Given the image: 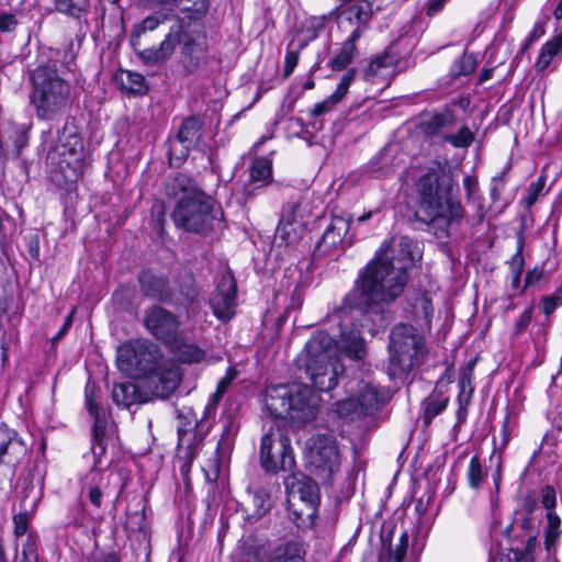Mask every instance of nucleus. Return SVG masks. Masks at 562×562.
I'll return each instance as SVG.
<instances>
[{
	"instance_id": "c03bdc74",
	"label": "nucleus",
	"mask_w": 562,
	"mask_h": 562,
	"mask_svg": "<svg viewBox=\"0 0 562 562\" xmlns=\"http://www.w3.org/2000/svg\"><path fill=\"white\" fill-rule=\"evenodd\" d=\"M115 476L114 474L110 473L108 476H106V482L109 483L111 481V479ZM104 475L101 473L99 475V479L98 481L94 483V484H91L89 487H88V498L90 501V503L95 507V508H100L101 505H102V499H103V488L106 487V484L104 483Z\"/></svg>"
},
{
	"instance_id": "79ce46f5",
	"label": "nucleus",
	"mask_w": 562,
	"mask_h": 562,
	"mask_svg": "<svg viewBox=\"0 0 562 562\" xmlns=\"http://www.w3.org/2000/svg\"><path fill=\"white\" fill-rule=\"evenodd\" d=\"M122 87L133 94H144L147 91L145 77L133 71L125 72V78H122Z\"/></svg>"
},
{
	"instance_id": "7ed1b4c3",
	"label": "nucleus",
	"mask_w": 562,
	"mask_h": 562,
	"mask_svg": "<svg viewBox=\"0 0 562 562\" xmlns=\"http://www.w3.org/2000/svg\"><path fill=\"white\" fill-rule=\"evenodd\" d=\"M408 282L405 266H395L394 256L387 248L376 251L356 282L347 300L358 308H373L381 304H391L400 297Z\"/></svg>"
},
{
	"instance_id": "cd10ccee",
	"label": "nucleus",
	"mask_w": 562,
	"mask_h": 562,
	"mask_svg": "<svg viewBox=\"0 0 562 562\" xmlns=\"http://www.w3.org/2000/svg\"><path fill=\"white\" fill-rule=\"evenodd\" d=\"M272 180V161L266 157L257 158L250 168V183L245 188V194L252 195L256 189L269 184Z\"/></svg>"
},
{
	"instance_id": "a19ab883",
	"label": "nucleus",
	"mask_w": 562,
	"mask_h": 562,
	"mask_svg": "<svg viewBox=\"0 0 562 562\" xmlns=\"http://www.w3.org/2000/svg\"><path fill=\"white\" fill-rule=\"evenodd\" d=\"M451 119L452 116L450 113H435L429 115L422 122L423 131L427 135L438 134L451 122Z\"/></svg>"
},
{
	"instance_id": "69168bd1",
	"label": "nucleus",
	"mask_w": 562,
	"mask_h": 562,
	"mask_svg": "<svg viewBox=\"0 0 562 562\" xmlns=\"http://www.w3.org/2000/svg\"><path fill=\"white\" fill-rule=\"evenodd\" d=\"M92 440H105L106 422L101 414L93 416Z\"/></svg>"
},
{
	"instance_id": "f257e3e1",
	"label": "nucleus",
	"mask_w": 562,
	"mask_h": 562,
	"mask_svg": "<svg viewBox=\"0 0 562 562\" xmlns=\"http://www.w3.org/2000/svg\"><path fill=\"white\" fill-rule=\"evenodd\" d=\"M146 8L170 7L144 18L131 32V44L147 65L172 57L177 47L187 74H195L207 64L209 43L201 20L211 0H142Z\"/></svg>"
},
{
	"instance_id": "13d9d810",
	"label": "nucleus",
	"mask_w": 562,
	"mask_h": 562,
	"mask_svg": "<svg viewBox=\"0 0 562 562\" xmlns=\"http://www.w3.org/2000/svg\"><path fill=\"white\" fill-rule=\"evenodd\" d=\"M532 313H533V307L529 306L519 315V317L514 326V334L516 336L520 335L521 333H524L527 329V327L531 323Z\"/></svg>"
},
{
	"instance_id": "b1692460",
	"label": "nucleus",
	"mask_w": 562,
	"mask_h": 562,
	"mask_svg": "<svg viewBox=\"0 0 562 562\" xmlns=\"http://www.w3.org/2000/svg\"><path fill=\"white\" fill-rule=\"evenodd\" d=\"M26 453V447L18 432L0 426V463L15 467Z\"/></svg>"
},
{
	"instance_id": "603ef678",
	"label": "nucleus",
	"mask_w": 562,
	"mask_h": 562,
	"mask_svg": "<svg viewBox=\"0 0 562 562\" xmlns=\"http://www.w3.org/2000/svg\"><path fill=\"white\" fill-rule=\"evenodd\" d=\"M86 407L91 416L101 414V408L97 401V390L93 383H87L85 389Z\"/></svg>"
},
{
	"instance_id": "0eeeda50",
	"label": "nucleus",
	"mask_w": 562,
	"mask_h": 562,
	"mask_svg": "<svg viewBox=\"0 0 562 562\" xmlns=\"http://www.w3.org/2000/svg\"><path fill=\"white\" fill-rule=\"evenodd\" d=\"M31 104L38 119L53 120L66 110L70 100V85L58 75L56 64L38 65L30 74Z\"/></svg>"
},
{
	"instance_id": "473e14b6",
	"label": "nucleus",
	"mask_w": 562,
	"mask_h": 562,
	"mask_svg": "<svg viewBox=\"0 0 562 562\" xmlns=\"http://www.w3.org/2000/svg\"><path fill=\"white\" fill-rule=\"evenodd\" d=\"M266 550L256 540L243 541L236 551V562H266Z\"/></svg>"
},
{
	"instance_id": "052dcab7",
	"label": "nucleus",
	"mask_w": 562,
	"mask_h": 562,
	"mask_svg": "<svg viewBox=\"0 0 562 562\" xmlns=\"http://www.w3.org/2000/svg\"><path fill=\"white\" fill-rule=\"evenodd\" d=\"M339 102V100L333 99V94H330L327 99L314 105V108L311 110V115L321 116L331 111Z\"/></svg>"
},
{
	"instance_id": "a878e982",
	"label": "nucleus",
	"mask_w": 562,
	"mask_h": 562,
	"mask_svg": "<svg viewBox=\"0 0 562 562\" xmlns=\"http://www.w3.org/2000/svg\"><path fill=\"white\" fill-rule=\"evenodd\" d=\"M415 243L408 237H393L390 241L383 243L378 251L387 248L391 256H394L395 266H405V271L412 267L414 261L413 249Z\"/></svg>"
},
{
	"instance_id": "58836bf2",
	"label": "nucleus",
	"mask_w": 562,
	"mask_h": 562,
	"mask_svg": "<svg viewBox=\"0 0 562 562\" xmlns=\"http://www.w3.org/2000/svg\"><path fill=\"white\" fill-rule=\"evenodd\" d=\"M547 526L544 528V544L550 550L561 535V519L555 512L547 513Z\"/></svg>"
},
{
	"instance_id": "ddd939ff",
	"label": "nucleus",
	"mask_w": 562,
	"mask_h": 562,
	"mask_svg": "<svg viewBox=\"0 0 562 562\" xmlns=\"http://www.w3.org/2000/svg\"><path fill=\"white\" fill-rule=\"evenodd\" d=\"M317 482L302 473L292 474L285 479L290 503L295 499L301 502V507L292 510L294 521L300 528H307L314 524L319 503Z\"/></svg>"
},
{
	"instance_id": "c9c22d12",
	"label": "nucleus",
	"mask_w": 562,
	"mask_h": 562,
	"mask_svg": "<svg viewBox=\"0 0 562 562\" xmlns=\"http://www.w3.org/2000/svg\"><path fill=\"white\" fill-rule=\"evenodd\" d=\"M90 0H54V10L58 13L79 19L87 13Z\"/></svg>"
},
{
	"instance_id": "774afa93",
	"label": "nucleus",
	"mask_w": 562,
	"mask_h": 562,
	"mask_svg": "<svg viewBox=\"0 0 562 562\" xmlns=\"http://www.w3.org/2000/svg\"><path fill=\"white\" fill-rule=\"evenodd\" d=\"M543 277V269L535 267L529 270L525 278V288L537 284Z\"/></svg>"
},
{
	"instance_id": "20e7f679",
	"label": "nucleus",
	"mask_w": 562,
	"mask_h": 562,
	"mask_svg": "<svg viewBox=\"0 0 562 562\" xmlns=\"http://www.w3.org/2000/svg\"><path fill=\"white\" fill-rule=\"evenodd\" d=\"M420 220L434 225L439 237L448 236V227L458 223L464 210L458 199L452 195L453 183L436 172L424 175L418 181Z\"/></svg>"
},
{
	"instance_id": "6e6552de",
	"label": "nucleus",
	"mask_w": 562,
	"mask_h": 562,
	"mask_svg": "<svg viewBox=\"0 0 562 562\" xmlns=\"http://www.w3.org/2000/svg\"><path fill=\"white\" fill-rule=\"evenodd\" d=\"M426 338L407 324L395 325L390 333L387 372L394 379H405L427 359Z\"/></svg>"
},
{
	"instance_id": "72a5a7b5",
	"label": "nucleus",
	"mask_w": 562,
	"mask_h": 562,
	"mask_svg": "<svg viewBox=\"0 0 562 562\" xmlns=\"http://www.w3.org/2000/svg\"><path fill=\"white\" fill-rule=\"evenodd\" d=\"M449 398L439 392H432L423 401V418L425 425H429L431 420L441 414L447 405Z\"/></svg>"
},
{
	"instance_id": "de8ad7c7",
	"label": "nucleus",
	"mask_w": 562,
	"mask_h": 562,
	"mask_svg": "<svg viewBox=\"0 0 562 562\" xmlns=\"http://www.w3.org/2000/svg\"><path fill=\"white\" fill-rule=\"evenodd\" d=\"M236 376V370L233 368H229L226 372V374L218 381L216 391L211 395L210 401L211 405L215 406L218 404L221 398L223 397L224 393L228 389V386L232 384L233 380Z\"/></svg>"
},
{
	"instance_id": "5fc2aeb1",
	"label": "nucleus",
	"mask_w": 562,
	"mask_h": 562,
	"mask_svg": "<svg viewBox=\"0 0 562 562\" xmlns=\"http://www.w3.org/2000/svg\"><path fill=\"white\" fill-rule=\"evenodd\" d=\"M12 139L14 144L13 154L18 157L21 154V150L26 146L29 142V135L24 127L15 126L12 130Z\"/></svg>"
},
{
	"instance_id": "f704fd0d",
	"label": "nucleus",
	"mask_w": 562,
	"mask_h": 562,
	"mask_svg": "<svg viewBox=\"0 0 562 562\" xmlns=\"http://www.w3.org/2000/svg\"><path fill=\"white\" fill-rule=\"evenodd\" d=\"M358 40L346 38L338 53L330 59L333 70H342L351 64L358 53L356 42Z\"/></svg>"
},
{
	"instance_id": "6e6d98bb",
	"label": "nucleus",
	"mask_w": 562,
	"mask_h": 562,
	"mask_svg": "<svg viewBox=\"0 0 562 562\" xmlns=\"http://www.w3.org/2000/svg\"><path fill=\"white\" fill-rule=\"evenodd\" d=\"M542 304L543 313L547 316L551 315L562 304V285L553 294L543 297Z\"/></svg>"
},
{
	"instance_id": "bb28decb",
	"label": "nucleus",
	"mask_w": 562,
	"mask_h": 562,
	"mask_svg": "<svg viewBox=\"0 0 562 562\" xmlns=\"http://www.w3.org/2000/svg\"><path fill=\"white\" fill-rule=\"evenodd\" d=\"M177 361L182 363H196L205 358V351L195 344L184 341L179 334L172 344L166 346Z\"/></svg>"
},
{
	"instance_id": "2eb2a0df",
	"label": "nucleus",
	"mask_w": 562,
	"mask_h": 562,
	"mask_svg": "<svg viewBox=\"0 0 562 562\" xmlns=\"http://www.w3.org/2000/svg\"><path fill=\"white\" fill-rule=\"evenodd\" d=\"M178 316L169 310L153 305L145 311L144 326L156 339L165 346L172 344L176 337L181 334Z\"/></svg>"
},
{
	"instance_id": "aec40b11",
	"label": "nucleus",
	"mask_w": 562,
	"mask_h": 562,
	"mask_svg": "<svg viewBox=\"0 0 562 562\" xmlns=\"http://www.w3.org/2000/svg\"><path fill=\"white\" fill-rule=\"evenodd\" d=\"M398 63V56L391 50H385L376 55L367 65L364 69V79L380 89L389 87L395 76V68Z\"/></svg>"
},
{
	"instance_id": "4468645a",
	"label": "nucleus",
	"mask_w": 562,
	"mask_h": 562,
	"mask_svg": "<svg viewBox=\"0 0 562 562\" xmlns=\"http://www.w3.org/2000/svg\"><path fill=\"white\" fill-rule=\"evenodd\" d=\"M169 305L176 310H183L187 318L199 312L201 307V289L193 273L187 269L180 270L171 284Z\"/></svg>"
},
{
	"instance_id": "f03ea898",
	"label": "nucleus",
	"mask_w": 562,
	"mask_h": 562,
	"mask_svg": "<svg viewBox=\"0 0 562 562\" xmlns=\"http://www.w3.org/2000/svg\"><path fill=\"white\" fill-rule=\"evenodd\" d=\"M263 409L276 419L265 431L260 442V464L267 472L291 471L295 465L284 420L294 425L312 422L318 412V396L305 384L268 386Z\"/></svg>"
},
{
	"instance_id": "864d4df0",
	"label": "nucleus",
	"mask_w": 562,
	"mask_h": 562,
	"mask_svg": "<svg viewBox=\"0 0 562 562\" xmlns=\"http://www.w3.org/2000/svg\"><path fill=\"white\" fill-rule=\"evenodd\" d=\"M356 76V70L353 68L347 70L345 75L341 77V80L336 89V91L333 93V99L341 101L345 95L348 92V89L353 81Z\"/></svg>"
},
{
	"instance_id": "a211bd4d",
	"label": "nucleus",
	"mask_w": 562,
	"mask_h": 562,
	"mask_svg": "<svg viewBox=\"0 0 562 562\" xmlns=\"http://www.w3.org/2000/svg\"><path fill=\"white\" fill-rule=\"evenodd\" d=\"M532 526V518L527 515L517 525L520 532L515 536L508 548L506 554L507 562H535L533 553L537 546V537Z\"/></svg>"
},
{
	"instance_id": "c85d7f7f",
	"label": "nucleus",
	"mask_w": 562,
	"mask_h": 562,
	"mask_svg": "<svg viewBox=\"0 0 562 562\" xmlns=\"http://www.w3.org/2000/svg\"><path fill=\"white\" fill-rule=\"evenodd\" d=\"M202 123L194 116L186 117L178 130L176 142L181 145V154L188 155L189 150L199 142Z\"/></svg>"
},
{
	"instance_id": "a18cd8bd",
	"label": "nucleus",
	"mask_w": 562,
	"mask_h": 562,
	"mask_svg": "<svg viewBox=\"0 0 562 562\" xmlns=\"http://www.w3.org/2000/svg\"><path fill=\"white\" fill-rule=\"evenodd\" d=\"M414 310L417 316H423L425 325L429 327L434 314V306L430 297L426 293H423L419 297L416 299L414 303Z\"/></svg>"
},
{
	"instance_id": "680f3d73",
	"label": "nucleus",
	"mask_w": 562,
	"mask_h": 562,
	"mask_svg": "<svg viewBox=\"0 0 562 562\" xmlns=\"http://www.w3.org/2000/svg\"><path fill=\"white\" fill-rule=\"evenodd\" d=\"M19 22L14 14L9 12H0V32L9 33L15 30Z\"/></svg>"
},
{
	"instance_id": "338daca9",
	"label": "nucleus",
	"mask_w": 562,
	"mask_h": 562,
	"mask_svg": "<svg viewBox=\"0 0 562 562\" xmlns=\"http://www.w3.org/2000/svg\"><path fill=\"white\" fill-rule=\"evenodd\" d=\"M266 562H304L300 555L289 554L288 551L276 552L269 557Z\"/></svg>"
},
{
	"instance_id": "4be33fe9",
	"label": "nucleus",
	"mask_w": 562,
	"mask_h": 562,
	"mask_svg": "<svg viewBox=\"0 0 562 562\" xmlns=\"http://www.w3.org/2000/svg\"><path fill=\"white\" fill-rule=\"evenodd\" d=\"M22 494L23 496L21 498L20 506L23 510L13 516V533L15 541L24 539L30 533L27 532L30 519L32 514L35 512L40 501V494L36 492L32 482L27 483L23 487Z\"/></svg>"
},
{
	"instance_id": "0e129e2a",
	"label": "nucleus",
	"mask_w": 562,
	"mask_h": 562,
	"mask_svg": "<svg viewBox=\"0 0 562 562\" xmlns=\"http://www.w3.org/2000/svg\"><path fill=\"white\" fill-rule=\"evenodd\" d=\"M299 63V50H288L284 58L283 76L290 77Z\"/></svg>"
},
{
	"instance_id": "393cba45",
	"label": "nucleus",
	"mask_w": 562,
	"mask_h": 562,
	"mask_svg": "<svg viewBox=\"0 0 562 562\" xmlns=\"http://www.w3.org/2000/svg\"><path fill=\"white\" fill-rule=\"evenodd\" d=\"M142 389V386L131 381L116 383L112 390L113 402L124 408H130L134 404L146 403L150 400V396Z\"/></svg>"
},
{
	"instance_id": "f3484780",
	"label": "nucleus",
	"mask_w": 562,
	"mask_h": 562,
	"mask_svg": "<svg viewBox=\"0 0 562 562\" xmlns=\"http://www.w3.org/2000/svg\"><path fill=\"white\" fill-rule=\"evenodd\" d=\"M336 20L339 30L348 33L347 38L359 40L371 20V5L361 1L340 7L337 9Z\"/></svg>"
},
{
	"instance_id": "f8f14e48",
	"label": "nucleus",
	"mask_w": 562,
	"mask_h": 562,
	"mask_svg": "<svg viewBox=\"0 0 562 562\" xmlns=\"http://www.w3.org/2000/svg\"><path fill=\"white\" fill-rule=\"evenodd\" d=\"M162 355L157 345L149 340H131L119 347V369L133 378H144L160 364Z\"/></svg>"
},
{
	"instance_id": "e2e57ef3",
	"label": "nucleus",
	"mask_w": 562,
	"mask_h": 562,
	"mask_svg": "<svg viewBox=\"0 0 562 562\" xmlns=\"http://www.w3.org/2000/svg\"><path fill=\"white\" fill-rule=\"evenodd\" d=\"M299 211H300V205L297 203L291 202V203L285 204L282 210V215H281L280 221L302 223L297 217Z\"/></svg>"
},
{
	"instance_id": "37998d69",
	"label": "nucleus",
	"mask_w": 562,
	"mask_h": 562,
	"mask_svg": "<svg viewBox=\"0 0 562 562\" xmlns=\"http://www.w3.org/2000/svg\"><path fill=\"white\" fill-rule=\"evenodd\" d=\"M252 504L255 509L251 517L261 518L272 506L270 494L265 488L257 490L252 496Z\"/></svg>"
},
{
	"instance_id": "ea45409f",
	"label": "nucleus",
	"mask_w": 562,
	"mask_h": 562,
	"mask_svg": "<svg viewBox=\"0 0 562 562\" xmlns=\"http://www.w3.org/2000/svg\"><path fill=\"white\" fill-rule=\"evenodd\" d=\"M486 477V471L483 469L481 460L477 456H473L470 460L467 471V480L472 490H479Z\"/></svg>"
},
{
	"instance_id": "5701e85b",
	"label": "nucleus",
	"mask_w": 562,
	"mask_h": 562,
	"mask_svg": "<svg viewBox=\"0 0 562 562\" xmlns=\"http://www.w3.org/2000/svg\"><path fill=\"white\" fill-rule=\"evenodd\" d=\"M142 293L160 303L169 304L171 297V284L167 277L153 270H144L138 276Z\"/></svg>"
},
{
	"instance_id": "49530a36",
	"label": "nucleus",
	"mask_w": 562,
	"mask_h": 562,
	"mask_svg": "<svg viewBox=\"0 0 562 562\" xmlns=\"http://www.w3.org/2000/svg\"><path fill=\"white\" fill-rule=\"evenodd\" d=\"M524 246H525L524 234H522V232H519L518 238H517V250L508 262L510 272L513 274H521L524 271V267H525V259H524V255H522Z\"/></svg>"
},
{
	"instance_id": "1a4fd4ad",
	"label": "nucleus",
	"mask_w": 562,
	"mask_h": 562,
	"mask_svg": "<svg viewBox=\"0 0 562 562\" xmlns=\"http://www.w3.org/2000/svg\"><path fill=\"white\" fill-rule=\"evenodd\" d=\"M83 143L79 135L69 134L53 147L46 164L52 181L58 187L70 189L83 171Z\"/></svg>"
},
{
	"instance_id": "6ab92c4d",
	"label": "nucleus",
	"mask_w": 562,
	"mask_h": 562,
	"mask_svg": "<svg viewBox=\"0 0 562 562\" xmlns=\"http://www.w3.org/2000/svg\"><path fill=\"white\" fill-rule=\"evenodd\" d=\"M210 305L214 315L223 321H229L236 308V283L232 276H223L216 291L210 299Z\"/></svg>"
},
{
	"instance_id": "c756f323",
	"label": "nucleus",
	"mask_w": 562,
	"mask_h": 562,
	"mask_svg": "<svg viewBox=\"0 0 562 562\" xmlns=\"http://www.w3.org/2000/svg\"><path fill=\"white\" fill-rule=\"evenodd\" d=\"M200 445V440L196 439V434L192 429H178V450L181 459L184 460V463L181 468V471L189 470L191 463L193 462L196 449Z\"/></svg>"
},
{
	"instance_id": "e433bc0d",
	"label": "nucleus",
	"mask_w": 562,
	"mask_h": 562,
	"mask_svg": "<svg viewBox=\"0 0 562 562\" xmlns=\"http://www.w3.org/2000/svg\"><path fill=\"white\" fill-rule=\"evenodd\" d=\"M562 48V35L555 36L549 42H547L539 54L538 60L536 63V68L539 71L546 70L551 61L552 58L559 53V50Z\"/></svg>"
},
{
	"instance_id": "bf43d9fd",
	"label": "nucleus",
	"mask_w": 562,
	"mask_h": 562,
	"mask_svg": "<svg viewBox=\"0 0 562 562\" xmlns=\"http://www.w3.org/2000/svg\"><path fill=\"white\" fill-rule=\"evenodd\" d=\"M544 184H546V180L542 177L539 178L536 182L530 184V187L528 189L527 196L525 199L527 207H530L531 205L535 204L539 194L543 190Z\"/></svg>"
},
{
	"instance_id": "423d86ee",
	"label": "nucleus",
	"mask_w": 562,
	"mask_h": 562,
	"mask_svg": "<svg viewBox=\"0 0 562 562\" xmlns=\"http://www.w3.org/2000/svg\"><path fill=\"white\" fill-rule=\"evenodd\" d=\"M299 361L302 362L312 384L321 392L335 389L339 376L345 372L336 356L333 338L324 331L311 337Z\"/></svg>"
},
{
	"instance_id": "4c0bfd02",
	"label": "nucleus",
	"mask_w": 562,
	"mask_h": 562,
	"mask_svg": "<svg viewBox=\"0 0 562 562\" xmlns=\"http://www.w3.org/2000/svg\"><path fill=\"white\" fill-rule=\"evenodd\" d=\"M302 228V223L280 221L277 227L276 238L281 239L285 245H291L300 238Z\"/></svg>"
},
{
	"instance_id": "8fccbe9b",
	"label": "nucleus",
	"mask_w": 562,
	"mask_h": 562,
	"mask_svg": "<svg viewBox=\"0 0 562 562\" xmlns=\"http://www.w3.org/2000/svg\"><path fill=\"white\" fill-rule=\"evenodd\" d=\"M473 138V133L468 126L461 127L456 134L445 136V140L454 147H468L472 143Z\"/></svg>"
},
{
	"instance_id": "4d7b16f0",
	"label": "nucleus",
	"mask_w": 562,
	"mask_h": 562,
	"mask_svg": "<svg viewBox=\"0 0 562 562\" xmlns=\"http://www.w3.org/2000/svg\"><path fill=\"white\" fill-rule=\"evenodd\" d=\"M407 547L408 535L406 532H403L400 537L398 543L395 546L394 549H391L390 559L393 562H403L406 555Z\"/></svg>"
},
{
	"instance_id": "9d476101",
	"label": "nucleus",
	"mask_w": 562,
	"mask_h": 562,
	"mask_svg": "<svg viewBox=\"0 0 562 562\" xmlns=\"http://www.w3.org/2000/svg\"><path fill=\"white\" fill-rule=\"evenodd\" d=\"M349 389L355 391V395L337 402L336 412L339 417L350 420L376 414L391 398L387 387L380 386L370 380L361 379L356 390L351 382Z\"/></svg>"
},
{
	"instance_id": "dca6fc26",
	"label": "nucleus",
	"mask_w": 562,
	"mask_h": 562,
	"mask_svg": "<svg viewBox=\"0 0 562 562\" xmlns=\"http://www.w3.org/2000/svg\"><path fill=\"white\" fill-rule=\"evenodd\" d=\"M181 373L176 366H162L161 363L144 376V392L156 398L169 397L179 386Z\"/></svg>"
},
{
	"instance_id": "9b49d317",
	"label": "nucleus",
	"mask_w": 562,
	"mask_h": 562,
	"mask_svg": "<svg viewBox=\"0 0 562 562\" xmlns=\"http://www.w3.org/2000/svg\"><path fill=\"white\" fill-rule=\"evenodd\" d=\"M305 458L310 473L324 485H331L340 472L341 458L335 438L314 435L305 445Z\"/></svg>"
},
{
	"instance_id": "39448f33",
	"label": "nucleus",
	"mask_w": 562,
	"mask_h": 562,
	"mask_svg": "<svg viewBox=\"0 0 562 562\" xmlns=\"http://www.w3.org/2000/svg\"><path fill=\"white\" fill-rule=\"evenodd\" d=\"M167 193L176 198L179 196L172 212V220L177 227L186 232L204 234L221 222V212L187 176L175 177L167 184Z\"/></svg>"
},
{
	"instance_id": "2f4dec72",
	"label": "nucleus",
	"mask_w": 562,
	"mask_h": 562,
	"mask_svg": "<svg viewBox=\"0 0 562 562\" xmlns=\"http://www.w3.org/2000/svg\"><path fill=\"white\" fill-rule=\"evenodd\" d=\"M341 349L353 360H363L367 355L366 341L360 336V333L356 330L341 334Z\"/></svg>"
},
{
	"instance_id": "412c9836",
	"label": "nucleus",
	"mask_w": 562,
	"mask_h": 562,
	"mask_svg": "<svg viewBox=\"0 0 562 562\" xmlns=\"http://www.w3.org/2000/svg\"><path fill=\"white\" fill-rule=\"evenodd\" d=\"M350 217L333 216L315 247L314 256L325 257L341 246L350 228Z\"/></svg>"
},
{
	"instance_id": "3c124183",
	"label": "nucleus",
	"mask_w": 562,
	"mask_h": 562,
	"mask_svg": "<svg viewBox=\"0 0 562 562\" xmlns=\"http://www.w3.org/2000/svg\"><path fill=\"white\" fill-rule=\"evenodd\" d=\"M475 68V61L472 56L463 54L460 56L453 65L452 75L453 76H467L471 74Z\"/></svg>"
},
{
	"instance_id": "7c9ffc66",
	"label": "nucleus",
	"mask_w": 562,
	"mask_h": 562,
	"mask_svg": "<svg viewBox=\"0 0 562 562\" xmlns=\"http://www.w3.org/2000/svg\"><path fill=\"white\" fill-rule=\"evenodd\" d=\"M37 548L38 537L31 531L24 539L15 541L12 562H40Z\"/></svg>"
},
{
	"instance_id": "09e8293b",
	"label": "nucleus",
	"mask_w": 562,
	"mask_h": 562,
	"mask_svg": "<svg viewBox=\"0 0 562 562\" xmlns=\"http://www.w3.org/2000/svg\"><path fill=\"white\" fill-rule=\"evenodd\" d=\"M538 499L547 513L554 512L557 507V491L552 485H544L539 491Z\"/></svg>"
}]
</instances>
